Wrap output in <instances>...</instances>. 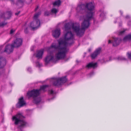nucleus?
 I'll list each match as a JSON object with an SVG mask.
<instances>
[{
  "instance_id": "f257e3e1",
  "label": "nucleus",
  "mask_w": 131,
  "mask_h": 131,
  "mask_svg": "<svg viewBox=\"0 0 131 131\" xmlns=\"http://www.w3.org/2000/svg\"><path fill=\"white\" fill-rule=\"evenodd\" d=\"M94 9V6L92 2L88 3L86 5L82 4L78 5L77 10L79 12L82 13L85 12L88 13L85 17L84 22L82 24L81 28H80V26L78 24L69 22L64 25L65 30L66 31H69L72 27L77 36L79 37L82 36L85 31V29L87 28L89 25V21L92 18V11Z\"/></svg>"
},
{
  "instance_id": "f03ea898",
  "label": "nucleus",
  "mask_w": 131,
  "mask_h": 131,
  "mask_svg": "<svg viewBox=\"0 0 131 131\" xmlns=\"http://www.w3.org/2000/svg\"><path fill=\"white\" fill-rule=\"evenodd\" d=\"M74 35L70 31H68L64 36L57 40L58 45L53 43L49 48L50 51L52 48L57 50L58 52L56 54V57L58 60L64 59L66 57V54L68 49L67 47L71 45L73 43Z\"/></svg>"
},
{
  "instance_id": "7ed1b4c3",
  "label": "nucleus",
  "mask_w": 131,
  "mask_h": 131,
  "mask_svg": "<svg viewBox=\"0 0 131 131\" xmlns=\"http://www.w3.org/2000/svg\"><path fill=\"white\" fill-rule=\"evenodd\" d=\"M24 118V117L20 114H18L13 117V120H15V124L16 125L19 124L18 127L19 131H23L21 129L25 127L27 124L26 122L23 120Z\"/></svg>"
},
{
  "instance_id": "20e7f679",
  "label": "nucleus",
  "mask_w": 131,
  "mask_h": 131,
  "mask_svg": "<svg viewBox=\"0 0 131 131\" xmlns=\"http://www.w3.org/2000/svg\"><path fill=\"white\" fill-rule=\"evenodd\" d=\"M41 14L40 12L36 13L34 16V20L30 23V27L33 30L37 29L40 25V21L37 18Z\"/></svg>"
},
{
  "instance_id": "39448f33",
  "label": "nucleus",
  "mask_w": 131,
  "mask_h": 131,
  "mask_svg": "<svg viewBox=\"0 0 131 131\" xmlns=\"http://www.w3.org/2000/svg\"><path fill=\"white\" fill-rule=\"evenodd\" d=\"M67 80L66 76L59 79H56L53 81V84L54 86H58L65 83Z\"/></svg>"
},
{
  "instance_id": "423d86ee",
  "label": "nucleus",
  "mask_w": 131,
  "mask_h": 131,
  "mask_svg": "<svg viewBox=\"0 0 131 131\" xmlns=\"http://www.w3.org/2000/svg\"><path fill=\"white\" fill-rule=\"evenodd\" d=\"M40 89H33L31 91L28 92L27 95L28 97H32L33 98L38 96L40 94Z\"/></svg>"
},
{
  "instance_id": "0eeeda50",
  "label": "nucleus",
  "mask_w": 131,
  "mask_h": 131,
  "mask_svg": "<svg viewBox=\"0 0 131 131\" xmlns=\"http://www.w3.org/2000/svg\"><path fill=\"white\" fill-rule=\"evenodd\" d=\"M3 48V46L0 47V52H1V53L5 52L7 54H9L12 52L14 48L12 44L8 45L6 46L5 50L3 51H2V49Z\"/></svg>"
},
{
  "instance_id": "6e6552de",
  "label": "nucleus",
  "mask_w": 131,
  "mask_h": 131,
  "mask_svg": "<svg viewBox=\"0 0 131 131\" xmlns=\"http://www.w3.org/2000/svg\"><path fill=\"white\" fill-rule=\"evenodd\" d=\"M22 42L21 39L17 38L14 40L12 44L14 48H18L22 45Z\"/></svg>"
},
{
  "instance_id": "1a4fd4ad",
  "label": "nucleus",
  "mask_w": 131,
  "mask_h": 131,
  "mask_svg": "<svg viewBox=\"0 0 131 131\" xmlns=\"http://www.w3.org/2000/svg\"><path fill=\"white\" fill-rule=\"evenodd\" d=\"M26 103V102L24 100V97H22L19 99V101L16 105V107L19 108L24 105Z\"/></svg>"
},
{
  "instance_id": "9d476101",
  "label": "nucleus",
  "mask_w": 131,
  "mask_h": 131,
  "mask_svg": "<svg viewBox=\"0 0 131 131\" xmlns=\"http://www.w3.org/2000/svg\"><path fill=\"white\" fill-rule=\"evenodd\" d=\"M101 48H99L97 49L91 54V56L92 59H95L101 52Z\"/></svg>"
},
{
  "instance_id": "9b49d317",
  "label": "nucleus",
  "mask_w": 131,
  "mask_h": 131,
  "mask_svg": "<svg viewBox=\"0 0 131 131\" xmlns=\"http://www.w3.org/2000/svg\"><path fill=\"white\" fill-rule=\"evenodd\" d=\"M52 35L55 38H58L60 34V29H56L52 31Z\"/></svg>"
},
{
  "instance_id": "f8f14e48",
  "label": "nucleus",
  "mask_w": 131,
  "mask_h": 131,
  "mask_svg": "<svg viewBox=\"0 0 131 131\" xmlns=\"http://www.w3.org/2000/svg\"><path fill=\"white\" fill-rule=\"evenodd\" d=\"M113 38L114 39V41L112 42L113 46H116L119 45L121 41V39L113 37Z\"/></svg>"
},
{
  "instance_id": "ddd939ff",
  "label": "nucleus",
  "mask_w": 131,
  "mask_h": 131,
  "mask_svg": "<svg viewBox=\"0 0 131 131\" xmlns=\"http://www.w3.org/2000/svg\"><path fill=\"white\" fill-rule=\"evenodd\" d=\"M54 61L53 56L51 55H49L47 56L45 58V62L46 65L50 61Z\"/></svg>"
},
{
  "instance_id": "4468645a",
  "label": "nucleus",
  "mask_w": 131,
  "mask_h": 131,
  "mask_svg": "<svg viewBox=\"0 0 131 131\" xmlns=\"http://www.w3.org/2000/svg\"><path fill=\"white\" fill-rule=\"evenodd\" d=\"M6 59L4 58H0V68H3L6 65Z\"/></svg>"
},
{
  "instance_id": "2eb2a0df",
  "label": "nucleus",
  "mask_w": 131,
  "mask_h": 131,
  "mask_svg": "<svg viewBox=\"0 0 131 131\" xmlns=\"http://www.w3.org/2000/svg\"><path fill=\"white\" fill-rule=\"evenodd\" d=\"M97 63H93V62L90 63L88 64L86 66V67L88 69L92 68H94L97 67Z\"/></svg>"
},
{
  "instance_id": "dca6fc26",
  "label": "nucleus",
  "mask_w": 131,
  "mask_h": 131,
  "mask_svg": "<svg viewBox=\"0 0 131 131\" xmlns=\"http://www.w3.org/2000/svg\"><path fill=\"white\" fill-rule=\"evenodd\" d=\"M43 53V50H41L38 51L36 55V57L38 59L42 58V56Z\"/></svg>"
},
{
  "instance_id": "f3484780",
  "label": "nucleus",
  "mask_w": 131,
  "mask_h": 131,
  "mask_svg": "<svg viewBox=\"0 0 131 131\" xmlns=\"http://www.w3.org/2000/svg\"><path fill=\"white\" fill-rule=\"evenodd\" d=\"M61 4V2L60 0H58L55 1L53 4L54 6H59Z\"/></svg>"
},
{
  "instance_id": "a211bd4d",
  "label": "nucleus",
  "mask_w": 131,
  "mask_h": 131,
  "mask_svg": "<svg viewBox=\"0 0 131 131\" xmlns=\"http://www.w3.org/2000/svg\"><path fill=\"white\" fill-rule=\"evenodd\" d=\"M41 101V99L40 98H34V102L36 104L38 103Z\"/></svg>"
},
{
  "instance_id": "6ab92c4d",
  "label": "nucleus",
  "mask_w": 131,
  "mask_h": 131,
  "mask_svg": "<svg viewBox=\"0 0 131 131\" xmlns=\"http://www.w3.org/2000/svg\"><path fill=\"white\" fill-rule=\"evenodd\" d=\"M131 39V35H128L125 36L123 38V40L125 41Z\"/></svg>"
},
{
  "instance_id": "aec40b11",
  "label": "nucleus",
  "mask_w": 131,
  "mask_h": 131,
  "mask_svg": "<svg viewBox=\"0 0 131 131\" xmlns=\"http://www.w3.org/2000/svg\"><path fill=\"white\" fill-rule=\"evenodd\" d=\"M58 11L55 8H52L51 10V14H56L58 12Z\"/></svg>"
},
{
  "instance_id": "412c9836",
  "label": "nucleus",
  "mask_w": 131,
  "mask_h": 131,
  "mask_svg": "<svg viewBox=\"0 0 131 131\" xmlns=\"http://www.w3.org/2000/svg\"><path fill=\"white\" fill-rule=\"evenodd\" d=\"M50 14H51V13L50 11L46 10L44 12V15L45 16H49Z\"/></svg>"
},
{
  "instance_id": "4be33fe9",
  "label": "nucleus",
  "mask_w": 131,
  "mask_h": 131,
  "mask_svg": "<svg viewBox=\"0 0 131 131\" xmlns=\"http://www.w3.org/2000/svg\"><path fill=\"white\" fill-rule=\"evenodd\" d=\"M48 86V85H45L42 86H41L40 87V88L39 89H40V90H42L43 91H44L45 89Z\"/></svg>"
},
{
  "instance_id": "5701e85b",
  "label": "nucleus",
  "mask_w": 131,
  "mask_h": 131,
  "mask_svg": "<svg viewBox=\"0 0 131 131\" xmlns=\"http://www.w3.org/2000/svg\"><path fill=\"white\" fill-rule=\"evenodd\" d=\"M24 32L25 34H28L29 32L28 30V27H27L25 26L24 30Z\"/></svg>"
},
{
  "instance_id": "b1692460",
  "label": "nucleus",
  "mask_w": 131,
  "mask_h": 131,
  "mask_svg": "<svg viewBox=\"0 0 131 131\" xmlns=\"http://www.w3.org/2000/svg\"><path fill=\"white\" fill-rule=\"evenodd\" d=\"M117 59L119 60H126V59L122 57H119L117 58Z\"/></svg>"
},
{
  "instance_id": "393cba45",
  "label": "nucleus",
  "mask_w": 131,
  "mask_h": 131,
  "mask_svg": "<svg viewBox=\"0 0 131 131\" xmlns=\"http://www.w3.org/2000/svg\"><path fill=\"white\" fill-rule=\"evenodd\" d=\"M7 23L5 22H2L0 23V27H3L4 26L6 25Z\"/></svg>"
},
{
  "instance_id": "a878e982",
  "label": "nucleus",
  "mask_w": 131,
  "mask_h": 131,
  "mask_svg": "<svg viewBox=\"0 0 131 131\" xmlns=\"http://www.w3.org/2000/svg\"><path fill=\"white\" fill-rule=\"evenodd\" d=\"M127 54H128V58L129 59H131V53H129L128 52L127 53Z\"/></svg>"
},
{
  "instance_id": "bb28decb",
  "label": "nucleus",
  "mask_w": 131,
  "mask_h": 131,
  "mask_svg": "<svg viewBox=\"0 0 131 131\" xmlns=\"http://www.w3.org/2000/svg\"><path fill=\"white\" fill-rule=\"evenodd\" d=\"M49 93L51 94H53L54 93V91L52 90H49Z\"/></svg>"
},
{
  "instance_id": "cd10ccee",
  "label": "nucleus",
  "mask_w": 131,
  "mask_h": 131,
  "mask_svg": "<svg viewBox=\"0 0 131 131\" xmlns=\"http://www.w3.org/2000/svg\"><path fill=\"white\" fill-rule=\"evenodd\" d=\"M18 2L21 3H24V1L23 0H18Z\"/></svg>"
},
{
  "instance_id": "c85d7f7f",
  "label": "nucleus",
  "mask_w": 131,
  "mask_h": 131,
  "mask_svg": "<svg viewBox=\"0 0 131 131\" xmlns=\"http://www.w3.org/2000/svg\"><path fill=\"white\" fill-rule=\"evenodd\" d=\"M94 74V72H90L89 74H88V75H90V77H91V76L92 75H93V74Z\"/></svg>"
},
{
  "instance_id": "c756f323",
  "label": "nucleus",
  "mask_w": 131,
  "mask_h": 131,
  "mask_svg": "<svg viewBox=\"0 0 131 131\" xmlns=\"http://www.w3.org/2000/svg\"><path fill=\"white\" fill-rule=\"evenodd\" d=\"M36 66H37L39 67H40V64L39 62H36Z\"/></svg>"
},
{
  "instance_id": "7c9ffc66",
  "label": "nucleus",
  "mask_w": 131,
  "mask_h": 131,
  "mask_svg": "<svg viewBox=\"0 0 131 131\" xmlns=\"http://www.w3.org/2000/svg\"><path fill=\"white\" fill-rule=\"evenodd\" d=\"M125 30H123V31H120L119 32V35H121V34H122L123 33H124L125 32Z\"/></svg>"
},
{
  "instance_id": "2f4dec72",
  "label": "nucleus",
  "mask_w": 131,
  "mask_h": 131,
  "mask_svg": "<svg viewBox=\"0 0 131 131\" xmlns=\"http://www.w3.org/2000/svg\"><path fill=\"white\" fill-rule=\"evenodd\" d=\"M14 31H15L13 29L11 30H10V34H13L14 32Z\"/></svg>"
},
{
  "instance_id": "473e14b6",
  "label": "nucleus",
  "mask_w": 131,
  "mask_h": 131,
  "mask_svg": "<svg viewBox=\"0 0 131 131\" xmlns=\"http://www.w3.org/2000/svg\"><path fill=\"white\" fill-rule=\"evenodd\" d=\"M31 1L32 0H29V1L28 2L27 1H26V2L27 3H30L31 2Z\"/></svg>"
},
{
  "instance_id": "72a5a7b5",
  "label": "nucleus",
  "mask_w": 131,
  "mask_h": 131,
  "mask_svg": "<svg viewBox=\"0 0 131 131\" xmlns=\"http://www.w3.org/2000/svg\"><path fill=\"white\" fill-rule=\"evenodd\" d=\"M20 11H19L17 13H16L15 14V15H18L20 13Z\"/></svg>"
},
{
  "instance_id": "f704fd0d",
  "label": "nucleus",
  "mask_w": 131,
  "mask_h": 131,
  "mask_svg": "<svg viewBox=\"0 0 131 131\" xmlns=\"http://www.w3.org/2000/svg\"><path fill=\"white\" fill-rule=\"evenodd\" d=\"M28 70L30 72H31V69L30 68H28Z\"/></svg>"
},
{
  "instance_id": "c9c22d12",
  "label": "nucleus",
  "mask_w": 131,
  "mask_h": 131,
  "mask_svg": "<svg viewBox=\"0 0 131 131\" xmlns=\"http://www.w3.org/2000/svg\"><path fill=\"white\" fill-rule=\"evenodd\" d=\"M38 8V6L35 9V11H36Z\"/></svg>"
},
{
  "instance_id": "e433bc0d",
  "label": "nucleus",
  "mask_w": 131,
  "mask_h": 131,
  "mask_svg": "<svg viewBox=\"0 0 131 131\" xmlns=\"http://www.w3.org/2000/svg\"><path fill=\"white\" fill-rule=\"evenodd\" d=\"M112 43V42H111V40H109L108 41V43L109 44V43Z\"/></svg>"
},
{
  "instance_id": "4c0bfd02",
  "label": "nucleus",
  "mask_w": 131,
  "mask_h": 131,
  "mask_svg": "<svg viewBox=\"0 0 131 131\" xmlns=\"http://www.w3.org/2000/svg\"><path fill=\"white\" fill-rule=\"evenodd\" d=\"M126 18H129V16H127L126 17Z\"/></svg>"
},
{
  "instance_id": "58836bf2",
  "label": "nucleus",
  "mask_w": 131,
  "mask_h": 131,
  "mask_svg": "<svg viewBox=\"0 0 131 131\" xmlns=\"http://www.w3.org/2000/svg\"><path fill=\"white\" fill-rule=\"evenodd\" d=\"M2 15H3V16L4 15V14H2Z\"/></svg>"
},
{
  "instance_id": "ea45409f",
  "label": "nucleus",
  "mask_w": 131,
  "mask_h": 131,
  "mask_svg": "<svg viewBox=\"0 0 131 131\" xmlns=\"http://www.w3.org/2000/svg\"><path fill=\"white\" fill-rule=\"evenodd\" d=\"M89 51H90H90H91V50H90V49H89Z\"/></svg>"
},
{
  "instance_id": "a19ab883",
  "label": "nucleus",
  "mask_w": 131,
  "mask_h": 131,
  "mask_svg": "<svg viewBox=\"0 0 131 131\" xmlns=\"http://www.w3.org/2000/svg\"><path fill=\"white\" fill-rule=\"evenodd\" d=\"M26 24V23L24 25V26H25Z\"/></svg>"
},
{
  "instance_id": "79ce46f5",
  "label": "nucleus",
  "mask_w": 131,
  "mask_h": 131,
  "mask_svg": "<svg viewBox=\"0 0 131 131\" xmlns=\"http://www.w3.org/2000/svg\"><path fill=\"white\" fill-rule=\"evenodd\" d=\"M53 99V98H51V99Z\"/></svg>"
},
{
  "instance_id": "37998d69",
  "label": "nucleus",
  "mask_w": 131,
  "mask_h": 131,
  "mask_svg": "<svg viewBox=\"0 0 131 131\" xmlns=\"http://www.w3.org/2000/svg\"><path fill=\"white\" fill-rule=\"evenodd\" d=\"M1 74V73L0 72V75Z\"/></svg>"
},
{
  "instance_id": "c03bdc74",
  "label": "nucleus",
  "mask_w": 131,
  "mask_h": 131,
  "mask_svg": "<svg viewBox=\"0 0 131 131\" xmlns=\"http://www.w3.org/2000/svg\"><path fill=\"white\" fill-rule=\"evenodd\" d=\"M31 51H33V50H32L31 49Z\"/></svg>"
},
{
  "instance_id": "a18cd8bd",
  "label": "nucleus",
  "mask_w": 131,
  "mask_h": 131,
  "mask_svg": "<svg viewBox=\"0 0 131 131\" xmlns=\"http://www.w3.org/2000/svg\"><path fill=\"white\" fill-rule=\"evenodd\" d=\"M121 25H119V26H120Z\"/></svg>"
},
{
  "instance_id": "49530a36",
  "label": "nucleus",
  "mask_w": 131,
  "mask_h": 131,
  "mask_svg": "<svg viewBox=\"0 0 131 131\" xmlns=\"http://www.w3.org/2000/svg\"><path fill=\"white\" fill-rule=\"evenodd\" d=\"M121 25H119V26H120Z\"/></svg>"
}]
</instances>
